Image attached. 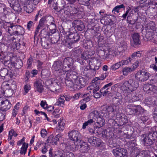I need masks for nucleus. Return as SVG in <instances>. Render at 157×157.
Wrapping results in <instances>:
<instances>
[{"instance_id":"nucleus-1","label":"nucleus","mask_w":157,"mask_h":157,"mask_svg":"<svg viewBox=\"0 0 157 157\" xmlns=\"http://www.w3.org/2000/svg\"><path fill=\"white\" fill-rule=\"evenodd\" d=\"M65 82L67 86L70 87H73L75 90H79L85 86L86 84V81L84 78H81L76 82H74L66 77Z\"/></svg>"},{"instance_id":"nucleus-2","label":"nucleus","mask_w":157,"mask_h":157,"mask_svg":"<svg viewBox=\"0 0 157 157\" xmlns=\"http://www.w3.org/2000/svg\"><path fill=\"white\" fill-rule=\"evenodd\" d=\"M140 140L145 145H151L153 144V141L157 139V132L156 131L150 132L147 136L144 134L140 136Z\"/></svg>"},{"instance_id":"nucleus-3","label":"nucleus","mask_w":157,"mask_h":157,"mask_svg":"<svg viewBox=\"0 0 157 157\" xmlns=\"http://www.w3.org/2000/svg\"><path fill=\"white\" fill-rule=\"evenodd\" d=\"M138 86L139 84L137 81L132 79H130L124 82L122 85L121 88L124 90L132 92L135 90Z\"/></svg>"},{"instance_id":"nucleus-4","label":"nucleus","mask_w":157,"mask_h":157,"mask_svg":"<svg viewBox=\"0 0 157 157\" xmlns=\"http://www.w3.org/2000/svg\"><path fill=\"white\" fill-rule=\"evenodd\" d=\"M150 74L145 71L139 70L135 75L136 79L140 82H144L147 80Z\"/></svg>"},{"instance_id":"nucleus-5","label":"nucleus","mask_w":157,"mask_h":157,"mask_svg":"<svg viewBox=\"0 0 157 157\" xmlns=\"http://www.w3.org/2000/svg\"><path fill=\"white\" fill-rule=\"evenodd\" d=\"M68 136L70 139L76 142L81 141V137L80 133L76 130H72L68 132Z\"/></svg>"},{"instance_id":"nucleus-6","label":"nucleus","mask_w":157,"mask_h":157,"mask_svg":"<svg viewBox=\"0 0 157 157\" xmlns=\"http://www.w3.org/2000/svg\"><path fill=\"white\" fill-rule=\"evenodd\" d=\"M112 152L116 157H126L127 155V151L123 148L113 149Z\"/></svg>"},{"instance_id":"nucleus-7","label":"nucleus","mask_w":157,"mask_h":157,"mask_svg":"<svg viewBox=\"0 0 157 157\" xmlns=\"http://www.w3.org/2000/svg\"><path fill=\"white\" fill-rule=\"evenodd\" d=\"M15 73L13 71L10 70H8L6 68L1 69L0 71V75L4 78H9L13 77Z\"/></svg>"},{"instance_id":"nucleus-8","label":"nucleus","mask_w":157,"mask_h":157,"mask_svg":"<svg viewBox=\"0 0 157 157\" xmlns=\"http://www.w3.org/2000/svg\"><path fill=\"white\" fill-rule=\"evenodd\" d=\"M157 88V87L155 85L147 84L144 85L143 90L148 94H153L156 91Z\"/></svg>"},{"instance_id":"nucleus-9","label":"nucleus","mask_w":157,"mask_h":157,"mask_svg":"<svg viewBox=\"0 0 157 157\" xmlns=\"http://www.w3.org/2000/svg\"><path fill=\"white\" fill-rule=\"evenodd\" d=\"M88 141L93 146H100L101 140L98 138L94 136H91L87 138Z\"/></svg>"},{"instance_id":"nucleus-10","label":"nucleus","mask_w":157,"mask_h":157,"mask_svg":"<svg viewBox=\"0 0 157 157\" xmlns=\"http://www.w3.org/2000/svg\"><path fill=\"white\" fill-rule=\"evenodd\" d=\"M63 8H60L59 12L62 13L63 15H70L71 14V9H72V7L71 6H67L65 5L63 6Z\"/></svg>"},{"instance_id":"nucleus-11","label":"nucleus","mask_w":157,"mask_h":157,"mask_svg":"<svg viewBox=\"0 0 157 157\" xmlns=\"http://www.w3.org/2000/svg\"><path fill=\"white\" fill-rule=\"evenodd\" d=\"M128 110L129 111L130 113V114H134L135 115H139L140 114L144 112V109L140 105H137L135 108L132 109H129Z\"/></svg>"},{"instance_id":"nucleus-12","label":"nucleus","mask_w":157,"mask_h":157,"mask_svg":"<svg viewBox=\"0 0 157 157\" xmlns=\"http://www.w3.org/2000/svg\"><path fill=\"white\" fill-rule=\"evenodd\" d=\"M66 78H67L69 80L71 79L73 80L74 82H76L78 80L80 79L83 77H78V75L74 71H70L69 73H67L66 74Z\"/></svg>"},{"instance_id":"nucleus-13","label":"nucleus","mask_w":157,"mask_h":157,"mask_svg":"<svg viewBox=\"0 0 157 157\" xmlns=\"http://www.w3.org/2000/svg\"><path fill=\"white\" fill-rule=\"evenodd\" d=\"M48 89L50 91L56 94H58L60 91V87L56 82L51 83L49 86Z\"/></svg>"},{"instance_id":"nucleus-14","label":"nucleus","mask_w":157,"mask_h":157,"mask_svg":"<svg viewBox=\"0 0 157 157\" xmlns=\"http://www.w3.org/2000/svg\"><path fill=\"white\" fill-rule=\"evenodd\" d=\"M73 25L79 31H82L85 28V25L83 23L79 20L74 21L73 22Z\"/></svg>"},{"instance_id":"nucleus-15","label":"nucleus","mask_w":157,"mask_h":157,"mask_svg":"<svg viewBox=\"0 0 157 157\" xmlns=\"http://www.w3.org/2000/svg\"><path fill=\"white\" fill-rule=\"evenodd\" d=\"M139 37V35L138 33H135L132 35V40H131L132 46H134L140 44Z\"/></svg>"},{"instance_id":"nucleus-16","label":"nucleus","mask_w":157,"mask_h":157,"mask_svg":"<svg viewBox=\"0 0 157 157\" xmlns=\"http://www.w3.org/2000/svg\"><path fill=\"white\" fill-rule=\"evenodd\" d=\"M1 109L6 111L10 109L11 106V104L8 100L6 99L1 102Z\"/></svg>"},{"instance_id":"nucleus-17","label":"nucleus","mask_w":157,"mask_h":157,"mask_svg":"<svg viewBox=\"0 0 157 157\" xmlns=\"http://www.w3.org/2000/svg\"><path fill=\"white\" fill-rule=\"evenodd\" d=\"M113 84V82H110L105 85L100 90V92L103 95V96H105L109 94V91H108V89L109 87H110Z\"/></svg>"},{"instance_id":"nucleus-18","label":"nucleus","mask_w":157,"mask_h":157,"mask_svg":"<svg viewBox=\"0 0 157 157\" xmlns=\"http://www.w3.org/2000/svg\"><path fill=\"white\" fill-rule=\"evenodd\" d=\"M43 81L40 79L37 80L34 83V86L36 88L37 91L40 93L42 92L43 90V86L42 85Z\"/></svg>"},{"instance_id":"nucleus-19","label":"nucleus","mask_w":157,"mask_h":157,"mask_svg":"<svg viewBox=\"0 0 157 157\" xmlns=\"http://www.w3.org/2000/svg\"><path fill=\"white\" fill-rule=\"evenodd\" d=\"M63 64L64 67H65L64 68L66 69L73 64V59L71 58L67 57L64 59Z\"/></svg>"},{"instance_id":"nucleus-20","label":"nucleus","mask_w":157,"mask_h":157,"mask_svg":"<svg viewBox=\"0 0 157 157\" xmlns=\"http://www.w3.org/2000/svg\"><path fill=\"white\" fill-rule=\"evenodd\" d=\"M52 68L55 71H59V69H63H63H64L63 63L61 61L55 62L53 64Z\"/></svg>"},{"instance_id":"nucleus-21","label":"nucleus","mask_w":157,"mask_h":157,"mask_svg":"<svg viewBox=\"0 0 157 157\" xmlns=\"http://www.w3.org/2000/svg\"><path fill=\"white\" fill-rule=\"evenodd\" d=\"M97 121L96 122V123L98 124V125L96 127H94V129L95 128H99L103 126L105 124V120L103 118V117L99 115L98 118L96 120Z\"/></svg>"},{"instance_id":"nucleus-22","label":"nucleus","mask_w":157,"mask_h":157,"mask_svg":"<svg viewBox=\"0 0 157 157\" xmlns=\"http://www.w3.org/2000/svg\"><path fill=\"white\" fill-rule=\"evenodd\" d=\"M15 35H21L25 32V29L23 27L19 25H16Z\"/></svg>"},{"instance_id":"nucleus-23","label":"nucleus","mask_w":157,"mask_h":157,"mask_svg":"<svg viewBox=\"0 0 157 157\" xmlns=\"http://www.w3.org/2000/svg\"><path fill=\"white\" fill-rule=\"evenodd\" d=\"M78 148L82 152H86L88 151V145L85 142H82V143L78 144Z\"/></svg>"},{"instance_id":"nucleus-24","label":"nucleus","mask_w":157,"mask_h":157,"mask_svg":"<svg viewBox=\"0 0 157 157\" xmlns=\"http://www.w3.org/2000/svg\"><path fill=\"white\" fill-rule=\"evenodd\" d=\"M68 38L72 41L73 40L74 42H77L79 39V36L78 33H70L68 35Z\"/></svg>"},{"instance_id":"nucleus-25","label":"nucleus","mask_w":157,"mask_h":157,"mask_svg":"<svg viewBox=\"0 0 157 157\" xmlns=\"http://www.w3.org/2000/svg\"><path fill=\"white\" fill-rule=\"evenodd\" d=\"M99 116V113L97 111L94 110L90 113L88 118L94 120V121L95 122Z\"/></svg>"},{"instance_id":"nucleus-26","label":"nucleus","mask_w":157,"mask_h":157,"mask_svg":"<svg viewBox=\"0 0 157 157\" xmlns=\"http://www.w3.org/2000/svg\"><path fill=\"white\" fill-rule=\"evenodd\" d=\"M134 71V70L132 67H126L122 70L123 75L124 76L127 75L129 73Z\"/></svg>"},{"instance_id":"nucleus-27","label":"nucleus","mask_w":157,"mask_h":157,"mask_svg":"<svg viewBox=\"0 0 157 157\" xmlns=\"http://www.w3.org/2000/svg\"><path fill=\"white\" fill-rule=\"evenodd\" d=\"M10 7H11L14 11L17 12H21V8L20 7V5L18 2L16 1L15 2V3L13 4Z\"/></svg>"},{"instance_id":"nucleus-28","label":"nucleus","mask_w":157,"mask_h":157,"mask_svg":"<svg viewBox=\"0 0 157 157\" xmlns=\"http://www.w3.org/2000/svg\"><path fill=\"white\" fill-rule=\"evenodd\" d=\"M51 43L49 40H45L42 41L41 45L44 48L48 49L51 47Z\"/></svg>"},{"instance_id":"nucleus-29","label":"nucleus","mask_w":157,"mask_h":157,"mask_svg":"<svg viewBox=\"0 0 157 157\" xmlns=\"http://www.w3.org/2000/svg\"><path fill=\"white\" fill-rule=\"evenodd\" d=\"M16 25H10L8 26L7 32L10 35H15Z\"/></svg>"},{"instance_id":"nucleus-30","label":"nucleus","mask_w":157,"mask_h":157,"mask_svg":"<svg viewBox=\"0 0 157 157\" xmlns=\"http://www.w3.org/2000/svg\"><path fill=\"white\" fill-rule=\"evenodd\" d=\"M46 21V17H42L40 20L38 25L42 28L47 26V24Z\"/></svg>"},{"instance_id":"nucleus-31","label":"nucleus","mask_w":157,"mask_h":157,"mask_svg":"<svg viewBox=\"0 0 157 157\" xmlns=\"http://www.w3.org/2000/svg\"><path fill=\"white\" fill-rule=\"evenodd\" d=\"M65 96H61L58 99L56 102V104L58 106H59L63 107L64 105Z\"/></svg>"},{"instance_id":"nucleus-32","label":"nucleus","mask_w":157,"mask_h":157,"mask_svg":"<svg viewBox=\"0 0 157 157\" xmlns=\"http://www.w3.org/2000/svg\"><path fill=\"white\" fill-rule=\"evenodd\" d=\"M80 52L78 50H76L72 53V55H73V58L74 59H75L78 60H80Z\"/></svg>"},{"instance_id":"nucleus-33","label":"nucleus","mask_w":157,"mask_h":157,"mask_svg":"<svg viewBox=\"0 0 157 157\" xmlns=\"http://www.w3.org/2000/svg\"><path fill=\"white\" fill-rule=\"evenodd\" d=\"M67 147H69L71 150H74L78 148V145H76L74 141L72 140L68 143Z\"/></svg>"},{"instance_id":"nucleus-34","label":"nucleus","mask_w":157,"mask_h":157,"mask_svg":"<svg viewBox=\"0 0 157 157\" xmlns=\"http://www.w3.org/2000/svg\"><path fill=\"white\" fill-rule=\"evenodd\" d=\"M124 8L125 6L123 4L117 6L113 9L112 12L114 13H115L116 12L118 13H119V10L121 9L124 8Z\"/></svg>"},{"instance_id":"nucleus-35","label":"nucleus","mask_w":157,"mask_h":157,"mask_svg":"<svg viewBox=\"0 0 157 157\" xmlns=\"http://www.w3.org/2000/svg\"><path fill=\"white\" fill-rule=\"evenodd\" d=\"M28 146V144H27L26 145L25 142L23 143L22 146L21 148V150L20 151V153L21 154H23L24 155L25 154Z\"/></svg>"},{"instance_id":"nucleus-36","label":"nucleus","mask_w":157,"mask_h":157,"mask_svg":"<svg viewBox=\"0 0 157 157\" xmlns=\"http://www.w3.org/2000/svg\"><path fill=\"white\" fill-rule=\"evenodd\" d=\"M89 65L90 68V69L94 71H96L99 69V67L101 66V63H97L96 65L92 64L91 65H90V64Z\"/></svg>"},{"instance_id":"nucleus-37","label":"nucleus","mask_w":157,"mask_h":157,"mask_svg":"<svg viewBox=\"0 0 157 157\" xmlns=\"http://www.w3.org/2000/svg\"><path fill=\"white\" fill-rule=\"evenodd\" d=\"M40 33L44 37H46L47 36H51V33L50 32L48 31L47 29L43 28L40 31Z\"/></svg>"},{"instance_id":"nucleus-38","label":"nucleus","mask_w":157,"mask_h":157,"mask_svg":"<svg viewBox=\"0 0 157 157\" xmlns=\"http://www.w3.org/2000/svg\"><path fill=\"white\" fill-rule=\"evenodd\" d=\"M46 23L47 26L48 27L53 23L55 22L53 21V18L52 17H46Z\"/></svg>"},{"instance_id":"nucleus-39","label":"nucleus","mask_w":157,"mask_h":157,"mask_svg":"<svg viewBox=\"0 0 157 157\" xmlns=\"http://www.w3.org/2000/svg\"><path fill=\"white\" fill-rule=\"evenodd\" d=\"M88 121L85 122L83 124V125H82V128L83 129H85L86 128V127L87 126L89 125H91L94 122V120L93 119H91L90 118H89Z\"/></svg>"},{"instance_id":"nucleus-40","label":"nucleus","mask_w":157,"mask_h":157,"mask_svg":"<svg viewBox=\"0 0 157 157\" xmlns=\"http://www.w3.org/2000/svg\"><path fill=\"white\" fill-rule=\"evenodd\" d=\"M64 121L63 120H60L58 122V128L60 131H62L64 129L65 125Z\"/></svg>"},{"instance_id":"nucleus-41","label":"nucleus","mask_w":157,"mask_h":157,"mask_svg":"<svg viewBox=\"0 0 157 157\" xmlns=\"http://www.w3.org/2000/svg\"><path fill=\"white\" fill-rule=\"evenodd\" d=\"M109 145L110 147H116L117 145L116 143V139H110L109 140Z\"/></svg>"},{"instance_id":"nucleus-42","label":"nucleus","mask_w":157,"mask_h":157,"mask_svg":"<svg viewBox=\"0 0 157 157\" xmlns=\"http://www.w3.org/2000/svg\"><path fill=\"white\" fill-rule=\"evenodd\" d=\"M144 157H150L151 152L148 150H143L141 151Z\"/></svg>"},{"instance_id":"nucleus-43","label":"nucleus","mask_w":157,"mask_h":157,"mask_svg":"<svg viewBox=\"0 0 157 157\" xmlns=\"http://www.w3.org/2000/svg\"><path fill=\"white\" fill-rule=\"evenodd\" d=\"M52 150V149H50L49 150V157H62L61 155L57 152L53 154Z\"/></svg>"},{"instance_id":"nucleus-44","label":"nucleus","mask_w":157,"mask_h":157,"mask_svg":"<svg viewBox=\"0 0 157 157\" xmlns=\"http://www.w3.org/2000/svg\"><path fill=\"white\" fill-rule=\"evenodd\" d=\"M61 113V111L59 109H56L53 112L52 114L56 118H58L59 117V115Z\"/></svg>"},{"instance_id":"nucleus-45","label":"nucleus","mask_w":157,"mask_h":157,"mask_svg":"<svg viewBox=\"0 0 157 157\" xmlns=\"http://www.w3.org/2000/svg\"><path fill=\"white\" fill-rule=\"evenodd\" d=\"M4 92L5 95L7 97H11L13 94L12 90L10 89H7Z\"/></svg>"},{"instance_id":"nucleus-46","label":"nucleus","mask_w":157,"mask_h":157,"mask_svg":"<svg viewBox=\"0 0 157 157\" xmlns=\"http://www.w3.org/2000/svg\"><path fill=\"white\" fill-rule=\"evenodd\" d=\"M53 136L52 135H50L47 140V141L48 143H51L52 144L54 145L56 144V141H54Z\"/></svg>"},{"instance_id":"nucleus-47","label":"nucleus","mask_w":157,"mask_h":157,"mask_svg":"<svg viewBox=\"0 0 157 157\" xmlns=\"http://www.w3.org/2000/svg\"><path fill=\"white\" fill-rule=\"evenodd\" d=\"M59 38V35L56 36L55 37H54L51 39V43L52 44H56L58 42Z\"/></svg>"},{"instance_id":"nucleus-48","label":"nucleus","mask_w":157,"mask_h":157,"mask_svg":"<svg viewBox=\"0 0 157 157\" xmlns=\"http://www.w3.org/2000/svg\"><path fill=\"white\" fill-rule=\"evenodd\" d=\"M62 2V1L61 0H59L58 2H57L56 3V6L57 7V10L58 12H59V11L60 10V8H63V6H64L63 5H61L60 4V3H61Z\"/></svg>"},{"instance_id":"nucleus-49","label":"nucleus","mask_w":157,"mask_h":157,"mask_svg":"<svg viewBox=\"0 0 157 157\" xmlns=\"http://www.w3.org/2000/svg\"><path fill=\"white\" fill-rule=\"evenodd\" d=\"M113 101L114 104L119 105L120 104L121 99V98L116 97H114L113 99Z\"/></svg>"},{"instance_id":"nucleus-50","label":"nucleus","mask_w":157,"mask_h":157,"mask_svg":"<svg viewBox=\"0 0 157 157\" xmlns=\"http://www.w3.org/2000/svg\"><path fill=\"white\" fill-rule=\"evenodd\" d=\"M5 111L0 109V121H2L5 118Z\"/></svg>"},{"instance_id":"nucleus-51","label":"nucleus","mask_w":157,"mask_h":157,"mask_svg":"<svg viewBox=\"0 0 157 157\" xmlns=\"http://www.w3.org/2000/svg\"><path fill=\"white\" fill-rule=\"evenodd\" d=\"M100 83H98V82H95L94 83H93L92 84L90 85L87 88V89L88 90H94L98 84L99 85Z\"/></svg>"},{"instance_id":"nucleus-52","label":"nucleus","mask_w":157,"mask_h":157,"mask_svg":"<svg viewBox=\"0 0 157 157\" xmlns=\"http://www.w3.org/2000/svg\"><path fill=\"white\" fill-rule=\"evenodd\" d=\"M90 94L88 93L84 94L83 97L84 98L82 100V101L85 102H88L90 101V98L89 97Z\"/></svg>"},{"instance_id":"nucleus-53","label":"nucleus","mask_w":157,"mask_h":157,"mask_svg":"<svg viewBox=\"0 0 157 157\" xmlns=\"http://www.w3.org/2000/svg\"><path fill=\"white\" fill-rule=\"evenodd\" d=\"M131 9L129 7H128L127 8V10L126 11L125 13H124L122 16L121 17V18H122V20H124L126 19L127 16H128L129 11Z\"/></svg>"},{"instance_id":"nucleus-54","label":"nucleus","mask_w":157,"mask_h":157,"mask_svg":"<svg viewBox=\"0 0 157 157\" xmlns=\"http://www.w3.org/2000/svg\"><path fill=\"white\" fill-rule=\"evenodd\" d=\"M40 105L41 107L44 109H47L48 105L45 101H41L40 102Z\"/></svg>"},{"instance_id":"nucleus-55","label":"nucleus","mask_w":157,"mask_h":157,"mask_svg":"<svg viewBox=\"0 0 157 157\" xmlns=\"http://www.w3.org/2000/svg\"><path fill=\"white\" fill-rule=\"evenodd\" d=\"M119 67H120L119 64L118 63H117L112 65L110 67V69L113 70H115L118 69Z\"/></svg>"},{"instance_id":"nucleus-56","label":"nucleus","mask_w":157,"mask_h":157,"mask_svg":"<svg viewBox=\"0 0 157 157\" xmlns=\"http://www.w3.org/2000/svg\"><path fill=\"white\" fill-rule=\"evenodd\" d=\"M6 53L5 52H4L2 51H1L0 52V56L1 57L0 60L2 62L6 57Z\"/></svg>"},{"instance_id":"nucleus-57","label":"nucleus","mask_w":157,"mask_h":157,"mask_svg":"<svg viewBox=\"0 0 157 157\" xmlns=\"http://www.w3.org/2000/svg\"><path fill=\"white\" fill-rule=\"evenodd\" d=\"M105 109L108 112H113L114 111V109L112 106H107L105 107Z\"/></svg>"},{"instance_id":"nucleus-58","label":"nucleus","mask_w":157,"mask_h":157,"mask_svg":"<svg viewBox=\"0 0 157 157\" xmlns=\"http://www.w3.org/2000/svg\"><path fill=\"white\" fill-rule=\"evenodd\" d=\"M76 69V67L75 66H73V64L71 66H70L68 68L65 69V68L63 69V71L65 72H67L68 71L71 70H75Z\"/></svg>"},{"instance_id":"nucleus-59","label":"nucleus","mask_w":157,"mask_h":157,"mask_svg":"<svg viewBox=\"0 0 157 157\" xmlns=\"http://www.w3.org/2000/svg\"><path fill=\"white\" fill-rule=\"evenodd\" d=\"M127 144L128 145H130V147H132L135 146L136 144V141L135 140H132L131 141H128Z\"/></svg>"},{"instance_id":"nucleus-60","label":"nucleus","mask_w":157,"mask_h":157,"mask_svg":"<svg viewBox=\"0 0 157 157\" xmlns=\"http://www.w3.org/2000/svg\"><path fill=\"white\" fill-rule=\"evenodd\" d=\"M33 58L32 57H30L28 60L27 65L28 67H30L32 66V64L33 62Z\"/></svg>"},{"instance_id":"nucleus-61","label":"nucleus","mask_w":157,"mask_h":157,"mask_svg":"<svg viewBox=\"0 0 157 157\" xmlns=\"http://www.w3.org/2000/svg\"><path fill=\"white\" fill-rule=\"evenodd\" d=\"M140 51H138L137 52H135L132 54L131 57L132 58H134L135 57H138L140 56Z\"/></svg>"},{"instance_id":"nucleus-62","label":"nucleus","mask_w":157,"mask_h":157,"mask_svg":"<svg viewBox=\"0 0 157 157\" xmlns=\"http://www.w3.org/2000/svg\"><path fill=\"white\" fill-rule=\"evenodd\" d=\"M31 87L30 85L26 84L24 86V89L26 93H27L31 89Z\"/></svg>"},{"instance_id":"nucleus-63","label":"nucleus","mask_w":157,"mask_h":157,"mask_svg":"<svg viewBox=\"0 0 157 157\" xmlns=\"http://www.w3.org/2000/svg\"><path fill=\"white\" fill-rule=\"evenodd\" d=\"M47 132L45 129H42L40 132L41 136L43 138L45 137L47 135Z\"/></svg>"},{"instance_id":"nucleus-64","label":"nucleus","mask_w":157,"mask_h":157,"mask_svg":"<svg viewBox=\"0 0 157 157\" xmlns=\"http://www.w3.org/2000/svg\"><path fill=\"white\" fill-rule=\"evenodd\" d=\"M118 63L120 67H121L123 66L124 65H126L128 63V61L127 60H123L118 62Z\"/></svg>"}]
</instances>
